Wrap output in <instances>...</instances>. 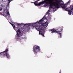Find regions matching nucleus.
<instances>
[{
    "mask_svg": "<svg viewBox=\"0 0 73 73\" xmlns=\"http://www.w3.org/2000/svg\"><path fill=\"white\" fill-rule=\"evenodd\" d=\"M60 32H62V30H63V29H60Z\"/></svg>",
    "mask_w": 73,
    "mask_h": 73,
    "instance_id": "15",
    "label": "nucleus"
},
{
    "mask_svg": "<svg viewBox=\"0 0 73 73\" xmlns=\"http://www.w3.org/2000/svg\"><path fill=\"white\" fill-rule=\"evenodd\" d=\"M48 12H50V10H49L48 11Z\"/></svg>",
    "mask_w": 73,
    "mask_h": 73,
    "instance_id": "23",
    "label": "nucleus"
},
{
    "mask_svg": "<svg viewBox=\"0 0 73 73\" xmlns=\"http://www.w3.org/2000/svg\"><path fill=\"white\" fill-rule=\"evenodd\" d=\"M7 15L8 16H9V17L10 16V14H9V13L8 10H7Z\"/></svg>",
    "mask_w": 73,
    "mask_h": 73,
    "instance_id": "12",
    "label": "nucleus"
},
{
    "mask_svg": "<svg viewBox=\"0 0 73 73\" xmlns=\"http://www.w3.org/2000/svg\"><path fill=\"white\" fill-rule=\"evenodd\" d=\"M70 1L69 0V1H68L67 2V4H69V3H70Z\"/></svg>",
    "mask_w": 73,
    "mask_h": 73,
    "instance_id": "16",
    "label": "nucleus"
},
{
    "mask_svg": "<svg viewBox=\"0 0 73 73\" xmlns=\"http://www.w3.org/2000/svg\"><path fill=\"white\" fill-rule=\"evenodd\" d=\"M18 25H19V24H18Z\"/></svg>",
    "mask_w": 73,
    "mask_h": 73,
    "instance_id": "24",
    "label": "nucleus"
},
{
    "mask_svg": "<svg viewBox=\"0 0 73 73\" xmlns=\"http://www.w3.org/2000/svg\"><path fill=\"white\" fill-rule=\"evenodd\" d=\"M52 2L53 3H54V5L55 7V8H54V10H55L56 11V10L55 9L56 8H57V9H58V8H59L60 7H62V6H61L60 5H64V4L61 3V2H63V3H64V2L62 1V0H52Z\"/></svg>",
    "mask_w": 73,
    "mask_h": 73,
    "instance_id": "2",
    "label": "nucleus"
},
{
    "mask_svg": "<svg viewBox=\"0 0 73 73\" xmlns=\"http://www.w3.org/2000/svg\"><path fill=\"white\" fill-rule=\"evenodd\" d=\"M33 50L34 54H36L37 52H40V47L37 45H35L33 48Z\"/></svg>",
    "mask_w": 73,
    "mask_h": 73,
    "instance_id": "5",
    "label": "nucleus"
},
{
    "mask_svg": "<svg viewBox=\"0 0 73 73\" xmlns=\"http://www.w3.org/2000/svg\"><path fill=\"white\" fill-rule=\"evenodd\" d=\"M3 10V8H0V11H1Z\"/></svg>",
    "mask_w": 73,
    "mask_h": 73,
    "instance_id": "17",
    "label": "nucleus"
},
{
    "mask_svg": "<svg viewBox=\"0 0 73 73\" xmlns=\"http://www.w3.org/2000/svg\"><path fill=\"white\" fill-rule=\"evenodd\" d=\"M40 0H38V1H37V4L38 2V1H40Z\"/></svg>",
    "mask_w": 73,
    "mask_h": 73,
    "instance_id": "21",
    "label": "nucleus"
},
{
    "mask_svg": "<svg viewBox=\"0 0 73 73\" xmlns=\"http://www.w3.org/2000/svg\"><path fill=\"white\" fill-rule=\"evenodd\" d=\"M49 12H48V11H47V13H46V15H47V14H49Z\"/></svg>",
    "mask_w": 73,
    "mask_h": 73,
    "instance_id": "19",
    "label": "nucleus"
},
{
    "mask_svg": "<svg viewBox=\"0 0 73 73\" xmlns=\"http://www.w3.org/2000/svg\"><path fill=\"white\" fill-rule=\"evenodd\" d=\"M70 7L66 6H61V8L65 9L66 11H68V14L70 15H71V12H72L71 13L73 15V5H70Z\"/></svg>",
    "mask_w": 73,
    "mask_h": 73,
    "instance_id": "4",
    "label": "nucleus"
},
{
    "mask_svg": "<svg viewBox=\"0 0 73 73\" xmlns=\"http://www.w3.org/2000/svg\"><path fill=\"white\" fill-rule=\"evenodd\" d=\"M59 73H61V70H60Z\"/></svg>",
    "mask_w": 73,
    "mask_h": 73,
    "instance_id": "22",
    "label": "nucleus"
},
{
    "mask_svg": "<svg viewBox=\"0 0 73 73\" xmlns=\"http://www.w3.org/2000/svg\"><path fill=\"white\" fill-rule=\"evenodd\" d=\"M17 39L20 38V36H21L22 35H21V33L20 32L19 29L17 31Z\"/></svg>",
    "mask_w": 73,
    "mask_h": 73,
    "instance_id": "7",
    "label": "nucleus"
},
{
    "mask_svg": "<svg viewBox=\"0 0 73 73\" xmlns=\"http://www.w3.org/2000/svg\"><path fill=\"white\" fill-rule=\"evenodd\" d=\"M55 30L56 31V33H58V34L60 36V37H58V38H61V36H62V34H61V33H60L61 31H59L57 29H56Z\"/></svg>",
    "mask_w": 73,
    "mask_h": 73,
    "instance_id": "8",
    "label": "nucleus"
},
{
    "mask_svg": "<svg viewBox=\"0 0 73 73\" xmlns=\"http://www.w3.org/2000/svg\"><path fill=\"white\" fill-rule=\"evenodd\" d=\"M50 4H50V8L49 9H50V8H53V3H50V2H49Z\"/></svg>",
    "mask_w": 73,
    "mask_h": 73,
    "instance_id": "10",
    "label": "nucleus"
},
{
    "mask_svg": "<svg viewBox=\"0 0 73 73\" xmlns=\"http://www.w3.org/2000/svg\"><path fill=\"white\" fill-rule=\"evenodd\" d=\"M49 31L52 32L51 33H56V30L54 29H50Z\"/></svg>",
    "mask_w": 73,
    "mask_h": 73,
    "instance_id": "9",
    "label": "nucleus"
},
{
    "mask_svg": "<svg viewBox=\"0 0 73 73\" xmlns=\"http://www.w3.org/2000/svg\"><path fill=\"white\" fill-rule=\"evenodd\" d=\"M8 0V5H7V7H9V3H10V2H11V1H13V0Z\"/></svg>",
    "mask_w": 73,
    "mask_h": 73,
    "instance_id": "11",
    "label": "nucleus"
},
{
    "mask_svg": "<svg viewBox=\"0 0 73 73\" xmlns=\"http://www.w3.org/2000/svg\"><path fill=\"white\" fill-rule=\"evenodd\" d=\"M31 3H34L35 5H36V6H37V7H38V6H40V5H41L42 4H44V3H45L46 4L48 3L46 2L45 0L43 1L42 2H40L38 4H37V1H36L34 2H31Z\"/></svg>",
    "mask_w": 73,
    "mask_h": 73,
    "instance_id": "6",
    "label": "nucleus"
},
{
    "mask_svg": "<svg viewBox=\"0 0 73 73\" xmlns=\"http://www.w3.org/2000/svg\"><path fill=\"white\" fill-rule=\"evenodd\" d=\"M11 25L14 28H15V25L13 24H11Z\"/></svg>",
    "mask_w": 73,
    "mask_h": 73,
    "instance_id": "13",
    "label": "nucleus"
},
{
    "mask_svg": "<svg viewBox=\"0 0 73 73\" xmlns=\"http://www.w3.org/2000/svg\"><path fill=\"white\" fill-rule=\"evenodd\" d=\"M5 11H6V12L5 13V14L7 15V10H5L4 12H5Z\"/></svg>",
    "mask_w": 73,
    "mask_h": 73,
    "instance_id": "14",
    "label": "nucleus"
},
{
    "mask_svg": "<svg viewBox=\"0 0 73 73\" xmlns=\"http://www.w3.org/2000/svg\"><path fill=\"white\" fill-rule=\"evenodd\" d=\"M43 37H45V36H44V34H42L41 35Z\"/></svg>",
    "mask_w": 73,
    "mask_h": 73,
    "instance_id": "20",
    "label": "nucleus"
},
{
    "mask_svg": "<svg viewBox=\"0 0 73 73\" xmlns=\"http://www.w3.org/2000/svg\"><path fill=\"white\" fill-rule=\"evenodd\" d=\"M46 19V17H45V15L42 19L39 21H37L36 23L33 25L29 23L25 24L24 25L25 26L27 25V30H29L32 26L34 28H35L37 31H39V35H41L42 33H44L45 28H46L48 26L47 23L45 22L44 23H43L44 20Z\"/></svg>",
    "mask_w": 73,
    "mask_h": 73,
    "instance_id": "1",
    "label": "nucleus"
},
{
    "mask_svg": "<svg viewBox=\"0 0 73 73\" xmlns=\"http://www.w3.org/2000/svg\"><path fill=\"white\" fill-rule=\"evenodd\" d=\"M67 4H63V5L64 6H65V5H67ZM62 7H63V6H62ZM64 7H65V6H64Z\"/></svg>",
    "mask_w": 73,
    "mask_h": 73,
    "instance_id": "18",
    "label": "nucleus"
},
{
    "mask_svg": "<svg viewBox=\"0 0 73 73\" xmlns=\"http://www.w3.org/2000/svg\"><path fill=\"white\" fill-rule=\"evenodd\" d=\"M8 51H9L8 48H6L5 51L0 52V57L1 58H4L5 56L7 58H9L10 56L8 54Z\"/></svg>",
    "mask_w": 73,
    "mask_h": 73,
    "instance_id": "3",
    "label": "nucleus"
}]
</instances>
